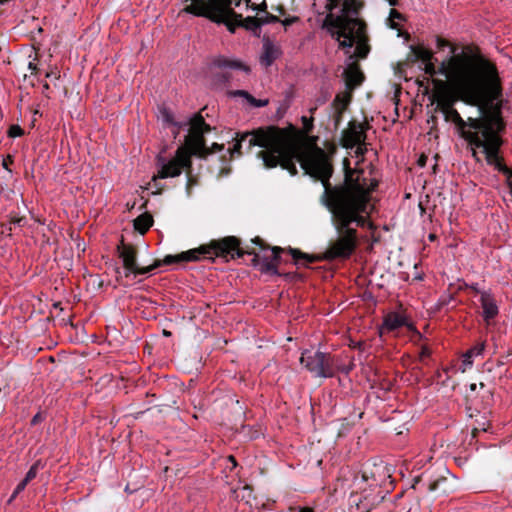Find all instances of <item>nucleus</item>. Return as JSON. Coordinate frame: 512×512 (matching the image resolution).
Masks as SVG:
<instances>
[{
  "label": "nucleus",
  "instance_id": "f257e3e1",
  "mask_svg": "<svg viewBox=\"0 0 512 512\" xmlns=\"http://www.w3.org/2000/svg\"><path fill=\"white\" fill-rule=\"evenodd\" d=\"M296 129L290 125L286 128L270 125L251 131L237 132L235 143L227 153L230 157L235 154L251 153L254 147L262 148L257 157L262 159L267 169L280 166L291 176L298 173L296 163H299L305 175L319 180L324 188L320 203L331 213L332 223L337 232V238L329 242L321 255L302 252L297 248H288L294 264L309 267L310 264L323 260L348 259L358 246L357 227H364L371 192L378 186L375 179H368L362 170L350 168L349 160L344 159V179L341 183L332 184L330 179L334 168L328 154L320 147L309 151L301 150L295 142Z\"/></svg>",
  "mask_w": 512,
  "mask_h": 512
},
{
  "label": "nucleus",
  "instance_id": "f03ea898",
  "mask_svg": "<svg viewBox=\"0 0 512 512\" xmlns=\"http://www.w3.org/2000/svg\"><path fill=\"white\" fill-rule=\"evenodd\" d=\"M502 82L496 65L482 56L459 99L467 105L477 107L480 113L476 120L483 146L493 140L504 142L502 133L506 122L502 116Z\"/></svg>",
  "mask_w": 512,
  "mask_h": 512
},
{
  "label": "nucleus",
  "instance_id": "7ed1b4c3",
  "mask_svg": "<svg viewBox=\"0 0 512 512\" xmlns=\"http://www.w3.org/2000/svg\"><path fill=\"white\" fill-rule=\"evenodd\" d=\"M408 60L411 62L421 61L424 64L425 74L434 77L436 75L444 76L458 96L461 94L469 78L474 72L482 56L478 51H473L470 47H465L458 51V48L452 47L451 55L435 65L437 59L434 53L423 45H412Z\"/></svg>",
  "mask_w": 512,
  "mask_h": 512
},
{
  "label": "nucleus",
  "instance_id": "20e7f679",
  "mask_svg": "<svg viewBox=\"0 0 512 512\" xmlns=\"http://www.w3.org/2000/svg\"><path fill=\"white\" fill-rule=\"evenodd\" d=\"M322 28L327 29L331 37L338 41L339 48L347 49L346 53L356 44L355 54L350 55V59L354 56L365 59L368 56L370 46L366 34V23L362 19L334 16L328 13L323 20Z\"/></svg>",
  "mask_w": 512,
  "mask_h": 512
},
{
  "label": "nucleus",
  "instance_id": "39448f33",
  "mask_svg": "<svg viewBox=\"0 0 512 512\" xmlns=\"http://www.w3.org/2000/svg\"><path fill=\"white\" fill-rule=\"evenodd\" d=\"M232 4V0H208L207 7L186 6L184 11L198 17L208 18L218 24H225L231 33H234L239 27L254 33L260 31L259 17L243 18L241 14L234 11Z\"/></svg>",
  "mask_w": 512,
  "mask_h": 512
},
{
  "label": "nucleus",
  "instance_id": "423d86ee",
  "mask_svg": "<svg viewBox=\"0 0 512 512\" xmlns=\"http://www.w3.org/2000/svg\"><path fill=\"white\" fill-rule=\"evenodd\" d=\"M206 133L207 132H189L185 137L184 145L177 148L175 156L171 160L164 162L163 158H159V162H162L161 168L158 171V175L153 177V181L181 175L180 168L190 166L192 156L207 159L208 156H210V152L206 145Z\"/></svg>",
  "mask_w": 512,
  "mask_h": 512
},
{
  "label": "nucleus",
  "instance_id": "0eeeda50",
  "mask_svg": "<svg viewBox=\"0 0 512 512\" xmlns=\"http://www.w3.org/2000/svg\"><path fill=\"white\" fill-rule=\"evenodd\" d=\"M116 250L118 257L122 260V265L125 270V277H128L130 274H133L134 276L146 275L162 265L194 262L196 259L195 253L197 252L193 251V249H190L178 255H166L162 260H155L151 265L141 267L137 263L138 249L135 245L131 243H125L122 237L120 243L116 247Z\"/></svg>",
  "mask_w": 512,
  "mask_h": 512
},
{
  "label": "nucleus",
  "instance_id": "6e6552de",
  "mask_svg": "<svg viewBox=\"0 0 512 512\" xmlns=\"http://www.w3.org/2000/svg\"><path fill=\"white\" fill-rule=\"evenodd\" d=\"M193 251H197L195 253V261L200 259H212L213 255L217 257H227L230 256L231 259L242 258L244 255H253L251 263L254 267L260 266L262 264V258L256 253L254 248L241 247V240L236 236H226L219 240H212L207 245H201L198 248L193 249Z\"/></svg>",
  "mask_w": 512,
  "mask_h": 512
},
{
  "label": "nucleus",
  "instance_id": "1a4fd4ad",
  "mask_svg": "<svg viewBox=\"0 0 512 512\" xmlns=\"http://www.w3.org/2000/svg\"><path fill=\"white\" fill-rule=\"evenodd\" d=\"M441 112L443 113L446 121L454 123L459 136L472 147V156L477 162H479L480 158L478 157L476 149L483 146V144L480 141L478 125L472 122L473 120H476V117H468L464 120L454 106L444 109Z\"/></svg>",
  "mask_w": 512,
  "mask_h": 512
},
{
  "label": "nucleus",
  "instance_id": "9d476101",
  "mask_svg": "<svg viewBox=\"0 0 512 512\" xmlns=\"http://www.w3.org/2000/svg\"><path fill=\"white\" fill-rule=\"evenodd\" d=\"M300 364L314 377L332 378L336 374V356L327 352L305 350L301 354Z\"/></svg>",
  "mask_w": 512,
  "mask_h": 512
},
{
  "label": "nucleus",
  "instance_id": "9b49d317",
  "mask_svg": "<svg viewBox=\"0 0 512 512\" xmlns=\"http://www.w3.org/2000/svg\"><path fill=\"white\" fill-rule=\"evenodd\" d=\"M504 142L493 140L490 144L480 146L482 153L485 156L486 163L492 166L499 173H502L506 178L512 176V168L508 167L501 153V147Z\"/></svg>",
  "mask_w": 512,
  "mask_h": 512
},
{
  "label": "nucleus",
  "instance_id": "f8f14e48",
  "mask_svg": "<svg viewBox=\"0 0 512 512\" xmlns=\"http://www.w3.org/2000/svg\"><path fill=\"white\" fill-rule=\"evenodd\" d=\"M433 84L435 86V91L432 95V103H436L435 111H442L444 109L450 108L454 106V104L459 100L458 94L452 89V92L449 88H451L449 81L441 80V79H433Z\"/></svg>",
  "mask_w": 512,
  "mask_h": 512
},
{
  "label": "nucleus",
  "instance_id": "ddd939ff",
  "mask_svg": "<svg viewBox=\"0 0 512 512\" xmlns=\"http://www.w3.org/2000/svg\"><path fill=\"white\" fill-rule=\"evenodd\" d=\"M368 123H359L351 120L348 128L342 131L340 144L346 149H352L357 144H363L367 138L366 131L369 129Z\"/></svg>",
  "mask_w": 512,
  "mask_h": 512
},
{
  "label": "nucleus",
  "instance_id": "4468645a",
  "mask_svg": "<svg viewBox=\"0 0 512 512\" xmlns=\"http://www.w3.org/2000/svg\"><path fill=\"white\" fill-rule=\"evenodd\" d=\"M269 250L272 251L271 259L267 256L262 257V264L260 268L261 273L277 276L284 275L286 278H290L292 275L291 273L281 274L278 270V265L282 260L281 253L284 252L285 249L279 246H271Z\"/></svg>",
  "mask_w": 512,
  "mask_h": 512
},
{
  "label": "nucleus",
  "instance_id": "2eb2a0df",
  "mask_svg": "<svg viewBox=\"0 0 512 512\" xmlns=\"http://www.w3.org/2000/svg\"><path fill=\"white\" fill-rule=\"evenodd\" d=\"M390 477V469L383 462L378 464L374 463L372 466H366L362 471L363 481L371 480L374 485H381L386 478Z\"/></svg>",
  "mask_w": 512,
  "mask_h": 512
},
{
  "label": "nucleus",
  "instance_id": "dca6fc26",
  "mask_svg": "<svg viewBox=\"0 0 512 512\" xmlns=\"http://www.w3.org/2000/svg\"><path fill=\"white\" fill-rule=\"evenodd\" d=\"M407 327L408 331L414 333L419 338L422 337L421 333L416 329L412 323H408L407 318L399 313L390 312L384 317L383 329L387 331H394L400 327Z\"/></svg>",
  "mask_w": 512,
  "mask_h": 512
},
{
  "label": "nucleus",
  "instance_id": "f3484780",
  "mask_svg": "<svg viewBox=\"0 0 512 512\" xmlns=\"http://www.w3.org/2000/svg\"><path fill=\"white\" fill-rule=\"evenodd\" d=\"M343 78L345 87L347 90L354 91L358 86L362 84L365 76L360 68L357 61L349 63L343 72Z\"/></svg>",
  "mask_w": 512,
  "mask_h": 512
},
{
  "label": "nucleus",
  "instance_id": "a211bd4d",
  "mask_svg": "<svg viewBox=\"0 0 512 512\" xmlns=\"http://www.w3.org/2000/svg\"><path fill=\"white\" fill-rule=\"evenodd\" d=\"M340 4H342V14L340 16L347 18H352L351 15H358L363 6V3L359 0H327L325 8L328 13L333 14L332 11Z\"/></svg>",
  "mask_w": 512,
  "mask_h": 512
},
{
  "label": "nucleus",
  "instance_id": "6ab92c4d",
  "mask_svg": "<svg viewBox=\"0 0 512 512\" xmlns=\"http://www.w3.org/2000/svg\"><path fill=\"white\" fill-rule=\"evenodd\" d=\"M480 303L483 309L482 317L486 324L489 325L499 314V308L493 293L490 290L482 291Z\"/></svg>",
  "mask_w": 512,
  "mask_h": 512
},
{
  "label": "nucleus",
  "instance_id": "aec40b11",
  "mask_svg": "<svg viewBox=\"0 0 512 512\" xmlns=\"http://www.w3.org/2000/svg\"><path fill=\"white\" fill-rule=\"evenodd\" d=\"M280 50L276 47L268 37L263 39V53L260 57V62L265 67H269L279 57Z\"/></svg>",
  "mask_w": 512,
  "mask_h": 512
},
{
  "label": "nucleus",
  "instance_id": "412c9836",
  "mask_svg": "<svg viewBox=\"0 0 512 512\" xmlns=\"http://www.w3.org/2000/svg\"><path fill=\"white\" fill-rule=\"evenodd\" d=\"M27 223V219L25 216H18L16 214H10L9 221L7 223L1 224V233L5 234L9 237L12 236V230L14 227H24Z\"/></svg>",
  "mask_w": 512,
  "mask_h": 512
},
{
  "label": "nucleus",
  "instance_id": "4be33fe9",
  "mask_svg": "<svg viewBox=\"0 0 512 512\" xmlns=\"http://www.w3.org/2000/svg\"><path fill=\"white\" fill-rule=\"evenodd\" d=\"M185 125H190V132H210L212 130L200 112L194 114L187 123L183 124V126Z\"/></svg>",
  "mask_w": 512,
  "mask_h": 512
},
{
  "label": "nucleus",
  "instance_id": "5701e85b",
  "mask_svg": "<svg viewBox=\"0 0 512 512\" xmlns=\"http://www.w3.org/2000/svg\"><path fill=\"white\" fill-rule=\"evenodd\" d=\"M153 222L151 214L147 212L142 213L134 220V229L143 235L150 229Z\"/></svg>",
  "mask_w": 512,
  "mask_h": 512
},
{
  "label": "nucleus",
  "instance_id": "b1692460",
  "mask_svg": "<svg viewBox=\"0 0 512 512\" xmlns=\"http://www.w3.org/2000/svg\"><path fill=\"white\" fill-rule=\"evenodd\" d=\"M352 93V91L347 89L344 92L338 93L332 102V107L345 111L352 100Z\"/></svg>",
  "mask_w": 512,
  "mask_h": 512
},
{
  "label": "nucleus",
  "instance_id": "393cba45",
  "mask_svg": "<svg viewBox=\"0 0 512 512\" xmlns=\"http://www.w3.org/2000/svg\"><path fill=\"white\" fill-rule=\"evenodd\" d=\"M234 97H243L253 107H265L268 105V99H256L250 93L245 90H235L230 93Z\"/></svg>",
  "mask_w": 512,
  "mask_h": 512
},
{
  "label": "nucleus",
  "instance_id": "a878e982",
  "mask_svg": "<svg viewBox=\"0 0 512 512\" xmlns=\"http://www.w3.org/2000/svg\"><path fill=\"white\" fill-rule=\"evenodd\" d=\"M214 64L220 68L229 67V68H234V69H243L246 71L248 70V68L243 63H241L239 61H235V60H229L225 57L216 58L214 60Z\"/></svg>",
  "mask_w": 512,
  "mask_h": 512
},
{
  "label": "nucleus",
  "instance_id": "bb28decb",
  "mask_svg": "<svg viewBox=\"0 0 512 512\" xmlns=\"http://www.w3.org/2000/svg\"><path fill=\"white\" fill-rule=\"evenodd\" d=\"M448 480L445 477H441L433 482H431L428 486V490L431 492L441 490V494H447L448 489L445 487Z\"/></svg>",
  "mask_w": 512,
  "mask_h": 512
},
{
  "label": "nucleus",
  "instance_id": "cd10ccee",
  "mask_svg": "<svg viewBox=\"0 0 512 512\" xmlns=\"http://www.w3.org/2000/svg\"><path fill=\"white\" fill-rule=\"evenodd\" d=\"M181 169V173L185 171L187 176V183H186V190L187 193L190 194V190L193 186L197 185V179L192 175V162L190 163V166H183Z\"/></svg>",
  "mask_w": 512,
  "mask_h": 512
},
{
  "label": "nucleus",
  "instance_id": "c85d7f7f",
  "mask_svg": "<svg viewBox=\"0 0 512 512\" xmlns=\"http://www.w3.org/2000/svg\"><path fill=\"white\" fill-rule=\"evenodd\" d=\"M455 300V293H449L447 295H442L438 302L435 304L434 310L441 311L444 307L448 306L450 302Z\"/></svg>",
  "mask_w": 512,
  "mask_h": 512
},
{
  "label": "nucleus",
  "instance_id": "c756f323",
  "mask_svg": "<svg viewBox=\"0 0 512 512\" xmlns=\"http://www.w3.org/2000/svg\"><path fill=\"white\" fill-rule=\"evenodd\" d=\"M485 349V342H481L467 350L464 354L466 358L472 359L475 356H478L483 353Z\"/></svg>",
  "mask_w": 512,
  "mask_h": 512
},
{
  "label": "nucleus",
  "instance_id": "7c9ffc66",
  "mask_svg": "<svg viewBox=\"0 0 512 512\" xmlns=\"http://www.w3.org/2000/svg\"><path fill=\"white\" fill-rule=\"evenodd\" d=\"M40 467H42V464L41 461L38 460L30 467V469L28 470L24 477V480L27 481L28 483L31 482L37 476Z\"/></svg>",
  "mask_w": 512,
  "mask_h": 512
},
{
  "label": "nucleus",
  "instance_id": "2f4dec72",
  "mask_svg": "<svg viewBox=\"0 0 512 512\" xmlns=\"http://www.w3.org/2000/svg\"><path fill=\"white\" fill-rule=\"evenodd\" d=\"M259 21H260V27H261V26H263L265 24H269V23H278L281 21V19L276 15L266 12L265 16L259 17Z\"/></svg>",
  "mask_w": 512,
  "mask_h": 512
},
{
  "label": "nucleus",
  "instance_id": "473e14b6",
  "mask_svg": "<svg viewBox=\"0 0 512 512\" xmlns=\"http://www.w3.org/2000/svg\"><path fill=\"white\" fill-rule=\"evenodd\" d=\"M27 485H28L27 481H25L24 479L21 480L18 483V485L16 486V488L14 489L8 502L11 503L22 491H24V489L26 488Z\"/></svg>",
  "mask_w": 512,
  "mask_h": 512
},
{
  "label": "nucleus",
  "instance_id": "72a5a7b5",
  "mask_svg": "<svg viewBox=\"0 0 512 512\" xmlns=\"http://www.w3.org/2000/svg\"><path fill=\"white\" fill-rule=\"evenodd\" d=\"M11 138L20 137L24 134V130L19 125H11L7 132Z\"/></svg>",
  "mask_w": 512,
  "mask_h": 512
},
{
  "label": "nucleus",
  "instance_id": "f704fd0d",
  "mask_svg": "<svg viewBox=\"0 0 512 512\" xmlns=\"http://www.w3.org/2000/svg\"><path fill=\"white\" fill-rule=\"evenodd\" d=\"M436 46L439 50H442L445 47H449L451 50L452 47H456L455 45L451 44L448 40H446L440 36H437V38H436Z\"/></svg>",
  "mask_w": 512,
  "mask_h": 512
},
{
  "label": "nucleus",
  "instance_id": "c9c22d12",
  "mask_svg": "<svg viewBox=\"0 0 512 512\" xmlns=\"http://www.w3.org/2000/svg\"><path fill=\"white\" fill-rule=\"evenodd\" d=\"M345 111L343 110H339V109H334V116H333V120H334V127L335 129H338L341 122H342V118H343V114H344Z\"/></svg>",
  "mask_w": 512,
  "mask_h": 512
},
{
  "label": "nucleus",
  "instance_id": "e433bc0d",
  "mask_svg": "<svg viewBox=\"0 0 512 512\" xmlns=\"http://www.w3.org/2000/svg\"><path fill=\"white\" fill-rule=\"evenodd\" d=\"M353 369V364L351 365H342L339 363L338 358L336 357V373L341 372L344 374H349L350 371Z\"/></svg>",
  "mask_w": 512,
  "mask_h": 512
},
{
  "label": "nucleus",
  "instance_id": "4c0bfd02",
  "mask_svg": "<svg viewBox=\"0 0 512 512\" xmlns=\"http://www.w3.org/2000/svg\"><path fill=\"white\" fill-rule=\"evenodd\" d=\"M303 128L306 133H310L313 129V118L302 117Z\"/></svg>",
  "mask_w": 512,
  "mask_h": 512
},
{
  "label": "nucleus",
  "instance_id": "58836bf2",
  "mask_svg": "<svg viewBox=\"0 0 512 512\" xmlns=\"http://www.w3.org/2000/svg\"><path fill=\"white\" fill-rule=\"evenodd\" d=\"M251 242H252L253 244H255V245L259 246V248H260L261 250H263V251H264V250H269V249H270V247H271L269 244L265 243V242H264V240H263V239H261V238H260V237H258V236H257V237H255V238H253V239L251 240Z\"/></svg>",
  "mask_w": 512,
  "mask_h": 512
},
{
  "label": "nucleus",
  "instance_id": "ea45409f",
  "mask_svg": "<svg viewBox=\"0 0 512 512\" xmlns=\"http://www.w3.org/2000/svg\"><path fill=\"white\" fill-rule=\"evenodd\" d=\"M297 21H299V17L290 16V17L285 18L284 20H281L280 22L283 24V26L285 28H287L288 26H291L292 24L296 23Z\"/></svg>",
  "mask_w": 512,
  "mask_h": 512
},
{
  "label": "nucleus",
  "instance_id": "a19ab883",
  "mask_svg": "<svg viewBox=\"0 0 512 512\" xmlns=\"http://www.w3.org/2000/svg\"><path fill=\"white\" fill-rule=\"evenodd\" d=\"M222 150H224V144L213 143L211 147H208L210 155L221 152Z\"/></svg>",
  "mask_w": 512,
  "mask_h": 512
},
{
  "label": "nucleus",
  "instance_id": "79ce46f5",
  "mask_svg": "<svg viewBox=\"0 0 512 512\" xmlns=\"http://www.w3.org/2000/svg\"><path fill=\"white\" fill-rule=\"evenodd\" d=\"M163 118H164V120H165L167 123H170V124H172V125H175V126H177L178 128L182 127V124H178V123H176V122H174V121H173V116H172L169 112H167V111H165V112L163 113Z\"/></svg>",
  "mask_w": 512,
  "mask_h": 512
},
{
  "label": "nucleus",
  "instance_id": "37998d69",
  "mask_svg": "<svg viewBox=\"0 0 512 512\" xmlns=\"http://www.w3.org/2000/svg\"><path fill=\"white\" fill-rule=\"evenodd\" d=\"M430 355H431V350L427 346H422L420 353H419L420 360L422 361L425 358L429 357Z\"/></svg>",
  "mask_w": 512,
  "mask_h": 512
},
{
  "label": "nucleus",
  "instance_id": "c03bdc74",
  "mask_svg": "<svg viewBox=\"0 0 512 512\" xmlns=\"http://www.w3.org/2000/svg\"><path fill=\"white\" fill-rule=\"evenodd\" d=\"M251 7H252L253 10L267 12V3H266V1H263L259 5L253 4Z\"/></svg>",
  "mask_w": 512,
  "mask_h": 512
},
{
  "label": "nucleus",
  "instance_id": "a18cd8bd",
  "mask_svg": "<svg viewBox=\"0 0 512 512\" xmlns=\"http://www.w3.org/2000/svg\"><path fill=\"white\" fill-rule=\"evenodd\" d=\"M44 420V417L42 415V413H37L31 420V425L35 426L37 424H39L40 422H42Z\"/></svg>",
  "mask_w": 512,
  "mask_h": 512
},
{
  "label": "nucleus",
  "instance_id": "49530a36",
  "mask_svg": "<svg viewBox=\"0 0 512 512\" xmlns=\"http://www.w3.org/2000/svg\"><path fill=\"white\" fill-rule=\"evenodd\" d=\"M357 149H356V154L359 156H363L366 152V143L364 142L363 144H357L356 145Z\"/></svg>",
  "mask_w": 512,
  "mask_h": 512
},
{
  "label": "nucleus",
  "instance_id": "de8ad7c7",
  "mask_svg": "<svg viewBox=\"0 0 512 512\" xmlns=\"http://www.w3.org/2000/svg\"><path fill=\"white\" fill-rule=\"evenodd\" d=\"M390 18L392 19H398V20H402L403 19V16L402 14L397 11L396 9H391L390 10Z\"/></svg>",
  "mask_w": 512,
  "mask_h": 512
},
{
  "label": "nucleus",
  "instance_id": "09e8293b",
  "mask_svg": "<svg viewBox=\"0 0 512 512\" xmlns=\"http://www.w3.org/2000/svg\"><path fill=\"white\" fill-rule=\"evenodd\" d=\"M427 160H428V157L424 154H422L418 160H417V164L419 167H424L427 163Z\"/></svg>",
  "mask_w": 512,
  "mask_h": 512
},
{
  "label": "nucleus",
  "instance_id": "8fccbe9b",
  "mask_svg": "<svg viewBox=\"0 0 512 512\" xmlns=\"http://www.w3.org/2000/svg\"><path fill=\"white\" fill-rule=\"evenodd\" d=\"M230 171H231L230 167H222L219 171L218 176L219 177L226 176L230 173Z\"/></svg>",
  "mask_w": 512,
  "mask_h": 512
},
{
  "label": "nucleus",
  "instance_id": "3c124183",
  "mask_svg": "<svg viewBox=\"0 0 512 512\" xmlns=\"http://www.w3.org/2000/svg\"><path fill=\"white\" fill-rule=\"evenodd\" d=\"M468 287H469V284L463 282L462 284L458 285V287L456 288L454 293L456 294L457 292L462 291Z\"/></svg>",
  "mask_w": 512,
  "mask_h": 512
},
{
  "label": "nucleus",
  "instance_id": "603ef678",
  "mask_svg": "<svg viewBox=\"0 0 512 512\" xmlns=\"http://www.w3.org/2000/svg\"><path fill=\"white\" fill-rule=\"evenodd\" d=\"M468 288H470L471 290H473L475 293H479V294L481 295V292H482V291H480V290L478 289V287H477V285H476V284H471V285H469V287H468Z\"/></svg>",
  "mask_w": 512,
  "mask_h": 512
},
{
  "label": "nucleus",
  "instance_id": "864d4df0",
  "mask_svg": "<svg viewBox=\"0 0 512 512\" xmlns=\"http://www.w3.org/2000/svg\"><path fill=\"white\" fill-rule=\"evenodd\" d=\"M480 430H481V431H486V428H485V427H481V428H474V429L472 430V435H473V437H476V434H477Z\"/></svg>",
  "mask_w": 512,
  "mask_h": 512
},
{
  "label": "nucleus",
  "instance_id": "5fc2aeb1",
  "mask_svg": "<svg viewBox=\"0 0 512 512\" xmlns=\"http://www.w3.org/2000/svg\"><path fill=\"white\" fill-rule=\"evenodd\" d=\"M53 76L55 77V79H59V77H60V75L57 74V73H53V72L46 73V77L47 78H50V77H53Z\"/></svg>",
  "mask_w": 512,
  "mask_h": 512
},
{
  "label": "nucleus",
  "instance_id": "6e6d98bb",
  "mask_svg": "<svg viewBox=\"0 0 512 512\" xmlns=\"http://www.w3.org/2000/svg\"><path fill=\"white\" fill-rule=\"evenodd\" d=\"M299 512H314V510L310 507H302L299 509Z\"/></svg>",
  "mask_w": 512,
  "mask_h": 512
},
{
  "label": "nucleus",
  "instance_id": "4d7b16f0",
  "mask_svg": "<svg viewBox=\"0 0 512 512\" xmlns=\"http://www.w3.org/2000/svg\"><path fill=\"white\" fill-rule=\"evenodd\" d=\"M463 363L466 364V365H472L473 361H472V359L466 358L463 355Z\"/></svg>",
  "mask_w": 512,
  "mask_h": 512
},
{
  "label": "nucleus",
  "instance_id": "13d9d810",
  "mask_svg": "<svg viewBox=\"0 0 512 512\" xmlns=\"http://www.w3.org/2000/svg\"><path fill=\"white\" fill-rule=\"evenodd\" d=\"M228 460H229L230 462H232L233 467H236V466H237V462H236V459H235V457H234V456H232V455L228 456Z\"/></svg>",
  "mask_w": 512,
  "mask_h": 512
},
{
  "label": "nucleus",
  "instance_id": "bf43d9fd",
  "mask_svg": "<svg viewBox=\"0 0 512 512\" xmlns=\"http://www.w3.org/2000/svg\"><path fill=\"white\" fill-rule=\"evenodd\" d=\"M506 184L512 191V176L506 178Z\"/></svg>",
  "mask_w": 512,
  "mask_h": 512
},
{
  "label": "nucleus",
  "instance_id": "052dcab7",
  "mask_svg": "<svg viewBox=\"0 0 512 512\" xmlns=\"http://www.w3.org/2000/svg\"><path fill=\"white\" fill-rule=\"evenodd\" d=\"M390 6H397L399 4V0H386Z\"/></svg>",
  "mask_w": 512,
  "mask_h": 512
},
{
  "label": "nucleus",
  "instance_id": "680f3d73",
  "mask_svg": "<svg viewBox=\"0 0 512 512\" xmlns=\"http://www.w3.org/2000/svg\"><path fill=\"white\" fill-rule=\"evenodd\" d=\"M29 69L32 70V73H33L34 71L37 70V67H36V65L34 63L30 62L29 63Z\"/></svg>",
  "mask_w": 512,
  "mask_h": 512
},
{
  "label": "nucleus",
  "instance_id": "e2e57ef3",
  "mask_svg": "<svg viewBox=\"0 0 512 512\" xmlns=\"http://www.w3.org/2000/svg\"><path fill=\"white\" fill-rule=\"evenodd\" d=\"M469 388H470L471 391H475L477 389V384L476 383H472V384H470Z\"/></svg>",
  "mask_w": 512,
  "mask_h": 512
},
{
  "label": "nucleus",
  "instance_id": "0e129e2a",
  "mask_svg": "<svg viewBox=\"0 0 512 512\" xmlns=\"http://www.w3.org/2000/svg\"><path fill=\"white\" fill-rule=\"evenodd\" d=\"M428 238H429L430 241H434L436 239V235L435 234H430Z\"/></svg>",
  "mask_w": 512,
  "mask_h": 512
},
{
  "label": "nucleus",
  "instance_id": "69168bd1",
  "mask_svg": "<svg viewBox=\"0 0 512 512\" xmlns=\"http://www.w3.org/2000/svg\"><path fill=\"white\" fill-rule=\"evenodd\" d=\"M419 481H420V477H416V478L414 479V484H413V486H412V487L414 488V487H415V484H417Z\"/></svg>",
  "mask_w": 512,
  "mask_h": 512
},
{
  "label": "nucleus",
  "instance_id": "338daca9",
  "mask_svg": "<svg viewBox=\"0 0 512 512\" xmlns=\"http://www.w3.org/2000/svg\"><path fill=\"white\" fill-rule=\"evenodd\" d=\"M220 159H221L222 161H225V162H227V161H228V160H227V156H226V154L222 155V156L220 157Z\"/></svg>",
  "mask_w": 512,
  "mask_h": 512
},
{
  "label": "nucleus",
  "instance_id": "774afa93",
  "mask_svg": "<svg viewBox=\"0 0 512 512\" xmlns=\"http://www.w3.org/2000/svg\"><path fill=\"white\" fill-rule=\"evenodd\" d=\"M43 89H44V90H49V84H48V83H45V84L43 85Z\"/></svg>",
  "mask_w": 512,
  "mask_h": 512
}]
</instances>
